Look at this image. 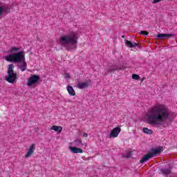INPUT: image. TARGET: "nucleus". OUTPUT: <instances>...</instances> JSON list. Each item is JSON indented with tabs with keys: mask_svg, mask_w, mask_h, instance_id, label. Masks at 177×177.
<instances>
[{
	"mask_svg": "<svg viewBox=\"0 0 177 177\" xmlns=\"http://www.w3.org/2000/svg\"><path fill=\"white\" fill-rule=\"evenodd\" d=\"M19 50H20L19 47H12L8 51V53H15V52H19Z\"/></svg>",
	"mask_w": 177,
	"mask_h": 177,
	"instance_id": "20",
	"label": "nucleus"
},
{
	"mask_svg": "<svg viewBox=\"0 0 177 177\" xmlns=\"http://www.w3.org/2000/svg\"><path fill=\"white\" fill-rule=\"evenodd\" d=\"M132 78H133V80H136L137 81H139V80H140V76H139V75L133 74L132 75Z\"/></svg>",
	"mask_w": 177,
	"mask_h": 177,
	"instance_id": "22",
	"label": "nucleus"
},
{
	"mask_svg": "<svg viewBox=\"0 0 177 177\" xmlns=\"http://www.w3.org/2000/svg\"><path fill=\"white\" fill-rule=\"evenodd\" d=\"M13 68H15V65L10 64L8 66V76H6V81L9 82L10 84H15L16 82V80H17V74L15 73V71H13Z\"/></svg>",
	"mask_w": 177,
	"mask_h": 177,
	"instance_id": "5",
	"label": "nucleus"
},
{
	"mask_svg": "<svg viewBox=\"0 0 177 177\" xmlns=\"http://www.w3.org/2000/svg\"><path fill=\"white\" fill-rule=\"evenodd\" d=\"M64 78H66V79L70 78V74L66 73V74H65V76H64Z\"/></svg>",
	"mask_w": 177,
	"mask_h": 177,
	"instance_id": "25",
	"label": "nucleus"
},
{
	"mask_svg": "<svg viewBox=\"0 0 177 177\" xmlns=\"http://www.w3.org/2000/svg\"><path fill=\"white\" fill-rule=\"evenodd\" d=\"M124 66H117L115 65H112L109 68H107L109 73H113V71H120V70H124Z\"/></svg>",
	"mask_w": 177,
	"mask_h": 177,
	"instance_id": "10",
	"label": "nucleus"
},
{
	"mask_svg": "<svg viewBox=\"0 0 177 177\" xmlns=\"http://www.w3.org/2000/svg\"><path fill=\"white\" fill-rule=\"evenodd\" d=\"M142 131L144 133H147V135H151L153 133V131L151 129H149L147 127L143 128Z\"/></svg>",
	"mask_w": 177,
	"mask_h": 177,
	"instance_id": "21",
	"label": "nucleus"
},
{
	"mask_svg": "<svg viewBox=\"0 0 177 177\" xmlns=\"http://www.w3.org/2000/svg\"><path fill=\"white\" fill-rule=\"evenodd\" d=\"M39 81V76L37 75H32L28 80V86H32L34 84H37Z\"/></svg>",
	"mask_w": 177,
	"mask_h": 177,
	"instance_id": "6",
	"label": "nucleus"
},
{
	"mask_svg": "<svg viewBox=\"0 0 177 177\" xmlns=\"http://www.w3.org/2000/svg\"><path fill=\"white\" fill-rule=\"evenodd\" d=\"M91 85V80H87L84 82H79L77 85V88L79 89H84L85 88H88Z\"/></svg>",
	"mask_w": 177,
	"mask_h": 177,
	"instance_id": "9",
	"label": "nucleus"
},
{
	"mask_svg": "<svg viewBox=\"0 0 177 177\" xmlns=\"http://www.w3.org/2000/svg\"><path fill=\"white\" fill-rule=\"evenodd\" d=\"M69 149H70L71 151H72V153H74L75 154H77L78 153H84V151H82V149H81V148H77L75 147H69Z\"/></svg>",
	"mask_w": 177,
	"mask_h": 177,
	"instance_id": "13",
	"label": "nucleus"
},
{
	"mask_svg": "<svg viewBox=\"0 0 177 177\" xmlns=\"http://www.w3.org/2000/svg\"><path fill=\"white\" fill-rule=\"evenodd\" d=\"M51 129L53 131H55V132H59V133L62 132V131H63V127H59V126H53L51 127Z\"/></svg>",
	"mask_w": 177,
	"mask_h": 177,
	"instance_id": "16",
	"label": "nucleus"
},
{
	"mask_svg": "<svg viewBox=\"0 0 177 177\" xmlns=\"http://www.w3.org/2000/svg\"><path fill=\"white\" fill-rule=\"evenodd\" d=\"M82 136H83V138H88V133H84Z\"/></svg>",
	"mask_w": 177,
	"mask_h": 177,
	"instance_id": "26",
	"label": "nucleus"
},
{
	"mask_svg": "<svg viewBox=\"0 0 177 177\" xmlns=\"http://www.w3.org/2000/svg\"><path fill=\"white\" fill-rule=\"evenodd\" d=\"M35 150V144H32L28 151L27 153L25 155L26 158H30L32 154H34V151Z\"/></svg>",
	"mask_w": 177,
	"mask_h": 177,
	"instance_id": "11",
	"label": "nucleus"
},
{
	"mask_svg": "<svg viewBox=\"0 0 177 177\" xmlns=\"http://www.w3.org/2000/svg\"><path fill=\"white\" fill-rule=\"evenodd\" d=\"M140 34H141V35H149V32L144 30V31H141Z\"/></svg>",
	"mask_w": 177,
	"mask_h": 177,
	"instance_id": "24",
	"label": "nucleus"
},
{
	"mask_svg": "<svg viewBox=\"0 0 177 177\" xmlns=\"http://www.w3.org/2000/svg\"><path fill=\"white\" fill-rule=\"evenodd\" d=\"M67 91L71 96H75V91H74V88H73V86L70 85L68 86Z\"/></svg>",
	"mask_w": 177,
	"mask_h": 177,
	"instance_id": "15",
	"label": "nucleus"
},
{
	"mask_svg": "<svg viewBox=\"0 0 177 177\" xmlns=\"http://www.w3.org/2000/svg\"><path fill=\"white\" fill-rule=\"evenodd\" d=\"M78 35L75 32H72L71 34L62 36L59 39V44L64 46L66 50H74L77 49L78 41Z\"/></svg>",
	"mask_w": 177,
	"mask_h": 177,
	"instance_id": "2",
	"label": "nucleus"
},
{
	"mask_svg": "<svg viewBox=\"0 0 177 177\" xmlns=\"http://www.w3.org/2000/svg\"><path fill=\"white\" fill-rule=\"evenodd\" d=\"M160 172L163 174V175H171V169H162L160 170Z\"/></svg>",
	"mask_w": 177,
	"mask_h": 177,
	"instance_id": "17",
	"label": "nucleus"
},
{
	"mask_svg": "<svg viewBox=\"0 0 177 177\" xmlns=\"http://www.w3.org/2000/svg\"><path fill=\"white\" fill-rule=\"evenodd\" d=\"M22 64L20 66L19 68L21 71H26V69L27 68V64L26 63V61L21 62Z\"/></svg>",
	"mask_w": 177,
	"mask_h": 177,
	"instance_id": "18",
	"label": "nucleus"
},
{
	"mask_svg": "<svg viewBox=\"0 0 177 177\" xmlns=\"http://www.w3.org/2000/svg\"><path fill=\"white\" fill-rule=\"evenodd\" d=\"M122 38H125V35H123L122 36Z\"/></svg>",
	"mask_w": 177,
	"mask_h": 177,
	"instance_id": "27",
	"label": "nucleus"
},
{
	"mask_svg": "<svg viewBox=\"0 0 177 177\" xmlns=\"http://www.w3.org/2000/svg\"><path fill=\"white\" fill-rule=\"evenodd\" d=\"M73 145L75 146H80V145H84L82 144V140L80 138H77L73 141Z\"/></svg>",
	"mask_w": 177,
	"mask_h": 177,
	"instance_id": "19",
	"label": "nucleus"
},
{
	"mask_svg": "<svg viewBox=\"0 0 177 177\" xmlns=\"http://www.w3.org/2000/svg\"><path fill=\"white\" fill-rule=\"evenodd\" d=\"M131 156H132V152L129 151L125 154L124 157H126V158H129L131 157Z\"/></svg>",
	"mask_w": 177,
	"mask_h": 177,
	"instance_id": "23",
	"label": "nucleus"
},
{
	"mask_svg": "<svg viewBox=\"0 0 177 177\" xmlns=\"http://www.w3.org/2000/svg\"><path fill=\"white\" fill-rule=\"evenodd\" d=\"M157 38H160L161 39H164V38H171V37H175L174 34H165L160 33L157 35Z\"/></svg>",
	"mask_w": 177,
	"mask_h": 177,
	"instance_id": "12",
	"label": "nucleus"
},
{
	"mask_svg": "<svg viewBox=\"0 0 177 177\" xmlns=\"http://www.w3.org/2000/svg\"><path fill=\"white\" fill-rule=\"evenodd\" d=\"M162 151V148L159 147L158 148L151 149V151L148 153V154L145 155L140 160V162L142 164L150 160V158H153V157H156V156H158Z\"/></svg>",
	"mask_w": 177,
	"mask_h": 177,
	"instance_id": "4",
	"label": "nucleus"
},
{
	"mask_svg": "<svg viewBox=\"0 0 177 177\" xmlns=\"http://www.w3.org/2000/svg\"><path fill=\"white\" fill-rule=\"evenodd\" d=\"M147 122L153 127H161L169 118V109L167 106L156 104L146 114Z\"/></svg>",
	"mask_w": 177,
	"mask_h": 177,
	"instance_id": "1",
	"label": "nucleus"
},
{
	"mask_svg": "<svg viewBox=\"0 0 177 177\" xmlns=\"http://www.w3.org/2000/svg\"><path fill=\"white\" fill-rule=\"evenodd\" d=\"M5 60L10 63H23L26 62V57L23 52H18L4 57Z\"/></svg>",
	"mask_w": 177,
	"mask_h": 177,
	"instance_id": "3",
	"label": "nucleus"
},
{
	"mask_svg": "<svg viewBox=\"0 0 177 177\" xmlns=\"http://www.w3.org/2000/svg\"><path fill=\"white\" fill-rule=\"evenodd\" d=\"M121 132V127H117L111 131L109 138H117Z\"/></svg>",
	"mask_w": 177,
	"mask_h": 177,
	"instance_id": "7",
	"label": "nucleus"
},
{
	"mask_svg": "<svg viewBox=\"0 0 177 177\" xmlns=\"http://www.w3.org/2000/svg\"><path fill=\"white\" fill-rule=\"evenodd\" d=\"M10 12V8L8 6H1L0 5V16H2L3 13L8 15Z\"/></svg>",
	"mask_w": 177,
	"mask_h": 177,
	"instance_id": "8",
	"label": "nucleus"
},
{
	"mask_svg": "<svg viewBox=\"0 0 177 177\" xmlns=\"http://www.w3.org/2000/svg\"><path fill=\"white\" fill-rule=\"evenodd\" d=\"M125 44L128 48H136V46H139V44L138 43H132V41L126 40Z\"/></svg>",
	"mask_w": 177,
	"mask_h": 177,
	"instance_id": "14",
	"label": "nucleus"
}]
</instances>
